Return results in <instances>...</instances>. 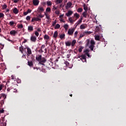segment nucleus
Masks as SVG:
<instances>
[{
    "label": "nucleus",
    "mask_w": 126,
    "mask_h": 126,
    "mask_svg": "<svg viewBox=\"0 0 126 126\" xmlns=\"http://www.w3.org/2000/svg\"><path fill=\"white\" fill-rule=\"evenodd\" d=\"M89 52H90V51L88 49H86L84 51V54L82 55V58L83 59V60H82L83 63H86V56H87V57H88V58H91V56H90V54H89Z\"/></svg>",
    "instance_id": "nucleus-1"
},
{
    "label": "nucleus",
    "mask_w": 126,
    "mask_h": 126,
    "mask_svg": "<svg viewBox=\"0 0 126 126\" xmlns=\"http://www.w3.org/2000/svg\"><path fill=\"white\" fill-rule=\"evenodd\" d=\"M86 42V46H89L90 44H91V45L89 46V48L90 49H91L92 51H93V50H94L95 41H94L93 39H91V41L90 39H87Z\"/></svg>",
    "instance_id": "nucleus-2"
},
{
    "label": "nucleus",
    "mask_w": 126,
    "mask_h": 126,
    "mask_svg": "<svg viewBox=\"0 0 126 126\" xmlns=\"http://www.w3.org/2000/svg\"><path fill=\"white\" fill-rule=\"evenodd\" d=\"M36 61L39 62V64L44 65V63L47 62V60L45 58H42V55H39L36 58Z\"/></svg>",
    "instance_id": "nucleus-3"
},
{
    "label": "nucleus",
    "mask_w": 126,
    "mask_h": 126,
    "mask_svg": "<svg viewBox=\"0 0 126 126\" xmlns=\"http://www.w3.org/2000/svg\"><path fill=\"white\" fill-rule=\"evenodd\" d=\"M74 31H75V29L74 28L69 29L67 32L68 35H69V36H72L73 33H74Z\"/></svg>",
    "instance_id": "nucleus-4"
},
{
    "label": "nucleus",
    "mask_w": 126,
    "mask_h": 126,
    "mask_svg": "<svg viewBox=\"0 0 126 126\" xmlns=\"http://www.w3.org/2000/svg\"><path fill=\"white\" fill-rule=\"evenodd\" d=\"M44 10V7H42L41 6H39L37 8V11L38 12V13H42Z\"/></svg>",
    "instance_id": "nucleus-5"
},
{
    "label": "nucleus",
    "mask_w": 126,
    "mask_h": 126,
    "mask_svg": "<svg viewBox=\"0 0 126 126\" xmlns=\"http://www.w3.org/2000/svg\"><path fill=\"white\" fill-rule=\"evenodd\" d=\"M26 49L27 50V53H28V59H30L29 55H31V54H32V51H31V49L29 47H27Z\"/></svg>",
    "instance_id": "nucleus-6"
},
{
    "label": "nucleus",
    "mask_w": 126,
    "mask_h": 126,
    "mask_svg": "<svg viewBox=\"0 0 126 126\" xmlns=\"http://www.w3.org/2000/svg\"><path fill=\"white\" fill-rule=\"evenodd\" d=\"M73 14V12L70 10H68L67 13H65L66 16L67 17L70 16L71 15Z\"/></svg>",
    "instance_id": "nucleus-7"
},
{
    "label": "nucleus",
    "mask_w": 126,
    "mask_h": 126,
    "mask_svg": "<svg viewBox=\"0 0 126 126\" xmlns=\"http://www.w3.org/2000/svg\"><path fill=\"white\" fill-rule=\"evenodd\" d=\"M32 2L33 5H34L35 6H37V5H39L40 1H39V0H33Z\"/></svg>",
    "instance_id": "nucleus-8"
},
{
    "label": "nucleus",
    "mask_w": 126,
    "mask_h": 126,
    "mask_svg": "<svg viewBox=\"0 0 126 126\" xmlns=\"http://www.w3.org/2000/svg\"><path fill=\"white\" fill-rule=\"evenodd\" d=\"M59 37L61 40H64V39H65V34H64V33H62L60 34Z\"/></svg>",
    "instance_id": "nucleus-9"
},
{
    "label": "nucleus",
    "mask_w": 126,
    "mask_h": 126,
    "mask_svg": "<svg viewBox=\"0 0 126 126\" xmlns=\"http://www.w3.org/2000/svg\"><path fill=\"white\" fill-rule=\"evenodd\" d=\"M10 35H13V36H15V34H17V32L14 30H12L10 32Z\"/></svg>",
    "instance_id": "nucleus-10"
},
{
    "label": "nucleus",
    "mask_w": 126,
    "mask_h": 126,
    "mask_svg": "<svg viewBox=\"0 0 126 126\" xmlns=\"http://www.w3.org/2000/svg\"><path fill=\"white\" fill-rule=\"evenodd\" d=\"M87 28V26L86 24H82L80 26V29L81 30H83V29H85V28Z\"/></svg>",
    "instance_id": "nucleus-11"
},
{
    "label": "nucleus",
    "mask_w": 126,
    "mask_h": 126,
    "mask_svg": "<svg viewBox=\"0 0 126 126\" xmlns=\"http://www.w3.org/2000/svg\"><path fill=\"white\" fill-rule=\"evenodd\" d=\"M71 5H72V3H71V2H69L67 3L66 5V9H68V8H69L70 7H71Z\"/></svg>",
    "instance_id": "nucleus-12"
},
{
    "label": "nucleus",
    "mask_w": 126,
    "mask_h": 126,
    "mask_svg": "<svg viewBox=\"0 0 126 126\" xmlns=\"http://www.w3.org/2000/svg\"><path fill=\"white\" fill-rule=\"evenodd\" d=\"M13 13H14L15 14H17V13H18L19 11L18 9H17V8H14V9H13Z\"/></svg>",
    "instance_id": "nucleus-13"
},
{
    "label": "nucleus",
    "mask_w": 126,
    "mask_h": 126,
    "mask_svg": "<svg viewBox=\"0 0 126 126\" xmlns=\"http://www.w3.org/2000/svg\"><path fill=\"white\" fill-rule=\"evenodd\" d=\"M32 10L30 9H28L27 11L24 12V15H27L28 13H31Z\"/></svg>",
    "instance_id": "nucleus-14"
},
{
    "label": "nucleus",
    "mask_w": 126,
    "mask_h": 126,
    "mask_svg": "<svg viewBox=\"0 0 126 126\" xmlns=\"http://www.w3.org/2000/svg\"><path fill=\"white\" fill-rule=\"evenodd\" d=\"M68 27H69V26H68V24H65L63 26V28L65 29V31H67L68 30Z\"/></svg>",
    "instance_id": "nucleus-15"
},
{
    "label": "nucleus",
    "mask_w": 126,
    "mask_h": 126,
    "mask_svg": "<svg viewBox=\"0 0 126 126\" xmlns=\"http://www.w3.org/2000/svg\"><path fill=\"white\" fill-rule=\"evenodd\" d=\"M68 20L69 22V23H73V22H74V21H75V20H74L73 19H72V17H70L68 18Z\"/></svg>",
    "instance_id": "nucleus-16"
},
{
    "label": "nucleus",
    "mask_w": 126,
    "mask_h": 126,
    "mask_svg": "<svg viewBox=\"0 0 126 126\" xmlns=\"http://www.w3.org/2000/svg\"><path fill=\"white\" fill-rule=\"evenodd\" d=\"M85 36V33L84 32L81 33L79 35V39H81L83 37H84Z\"/></svg>",
    "instance_id": "nucleus-17"
},
{
    "label": "nucleus",
    "mask_w": 126,
    "mask_h": 126,
    "mask_svg": "<svg viewBox=\"0 0 126 126\" xmlns=\"http://www.w3.org/2000/svg\"><path fill=\"white\" fill-rule=\"evenodd\" d=\"M58 35H59V33L58 32V31H55L53 35L54 38H57V37H58Z\"/></svg>",
    "instance_id": "nucleus-18"
},
{
    "label": "nucleus",
    "mask_w": 126,
    "mask_h": 126,
    "mask_svg": "<svg viewBox=\"0 0 126 126\" xmlns=\"http://www.w3.org/2000/svg\"><path fill=\"white\" fill-rule=\"evenodd\" d=\"M74 17H75L76 18V19H78V18H79V14H78L77 13H75L74 14Z\"/></svg>",
    "instance_id": "nucleus-19"
},
{
    "label": "nucleus",
    "mask_w": 126,
    "mask_h": 126,
    "mask_svg": "<svg viewBox=\"0 0 126 126\" xmlns=\"http://www.w3.org/2000/svg\"><path fill=\"white\" fill-rule=\"evenodd\" d=\"M54 63H53L52 62L49 61L47 63V66H53V64Z\"/></svg>",
    "instance_id": "nucleus-20"
},
{
    "label": "nucleus",
    "mask_w": 126,
    "mask_h": 126,
    "mask_svg": "<svg viewBox=\"0 0 126 126\" xmlns=\"http://www.w3.org/2000/svg\"><path fill=\"white\" fill-rule=\"evenodd\" d=\"M95 40L96 41H100V36L99 35H94Z\"/></svg>",
    "instance_id": "nucleus-21"
},
{
    "label": "nucleus",
    "mask_w": 126,
    "mask_h": 126,
    "mask_svg": "<svg viewBox=\"0 0 126 126\" xmlns=\"http://www.w3.org/2000/svg\"><path fill=\"white\" fill-rule=\"evenodd\" d=\"M82 15L83 17H85V18H86L87 17V12L86 11L82 13Z\"/></svg>",
    "instance_id": "nucleus-22"
},
{
    "label": "nucleus",
    "mask_w": 126,
    "mask_h": 126,
    "mask_svg": "<svg viewBox=\"0 0 126 126\" xmlns=\"http://www.w3.org/2000/svg\"><path fill=\"white\" fill-rule=\"evenodd\" d=\"M55 2L56 4H59V3H62V2H63V0H56Z\"/></svg>",
    "instance_id": "nucleus-23"
},
{
    "label": "nucleus",
    "mask_w": 126,
    "mask_h": 126,
    "mask_svg": "<svg viewBox=\"0 0 126 126\" xmlns=\"http://www.w3.org/2000/svg\"><path fill=\"white\" fill-rule=\"evenodd\" d=\"M1 97H3V99H6V95H5V94H1V97H0V99H1Z\"/></svg>",
    "instance_id": "nucleus-24"
},
{
    "label": "nucleus",
    "mask_w": 126,
    "mask_h": 126,
    "mask_svg": "<svg viewBox=\"0 0 126 126\" xmlns=\"http://www.w3.org/2000/svg\"><path fill=\"white\" fill-rule=\"evenodd\" d=\"M20 52H21L22 54H23V51L24 49L23 48V47L22 45H21V47H19Z\"/></svg>",
    "instance_id": "nucleus-25"
},
{
    "label": "nucleus",
    "mask_w": 126,
    "mask_h": 126,
    "mask_svg": "<svg viewBox=\"0 0 126 126\" xmlns=\"http://www.w3.org/2000/svg\"><path fill=\"white\" fill-rule=\"evenodd\" d=\"M66 46H69L71 45V42L69 41H67L65 42Z\"/></svg>",
    "instance_id": "nucleus-26"
},
{
    "label": "nucleus",
    "mask_w": 126,
    "mask_h": 126,
    "mask_svg": "<svg viewBox=\"0 0 126 126\" xmlns=\"http://www.w3.org/2000/svg\"><path fill=\"white\" fill-rule=\"evenodd\" d=\"M44 38L45 40H49V39H50V36L47 34H45Z\"/></svg>",
    "instance_id": "nucleus-27"
},
{
    "label": "nucleus",
    "mask_w": 126,
    "mask_h": 126,
    "mask_svg": "<svg viewBox=\"0 0 126 126\" xmlns=\"http://www.w3.org/2000/svg\"><path fill=\"white\" fill-rule=\"evenodd\" d=\"M83 49H84V47H83V46H80L78 49L79 53H81V52H82V50H83Z\"/></svg>",
    "instance_id": "nucleus-28"
},
{
    "label": "nucleus",
    "mask_w": 126,
    "mask_h": 126,
    "mask_svg": "<svg viewBox=\"0 0 126 126\" xmlns=\"http://www.w3.org/2000/svg\"><path fill=\"white\" fill-rule=\"evenodd\" d=\"M14 24H15V23H14L13 21H10L9 23V25L10 26H13Z\"/></svg>",
    "instance_id": "nucleus-29"
},
{
    "label": "nucleus",
    "mask_w": 126,
    "mask_h": 126,
    "mask_svg": "<svg viewBox=\"0 0 126 126\" xmlns=\"http://www.w3.org/2000/svg\"><path fill=\"white\" fill-rule=\"evenodd\" d=\"M28 64L29 66H32V61H29V60H28Z\"/></svg>",
    "instance_id": "nucleus-30"
},
{
    "label": "nucleus",
    "mask_w": 126,
    "mask_h": 126,
    "mask_svg": "<svg viewBox=\"0 0 126 126\" xmlns=\"http://www.w3.org/2000/svg\"><path fill=\"white\" fill-rule=\"evenodd\" d=\"M60 27H61V25H60L59 24H57L55 27V29H59Z\"/></svg>",
    "instance_id": "nucleus-31"
},
{
    "label": "nucleus",
    "mask_w": 126,
    "mask_h": 126,
    "mask_svg": "<svg viewBox=\"0 0 126 126\" xmlns=\"http://www.w3.org/2000/svg\"><path fill=\"white\" fill-rule=\"evenodd\" d=\"M45 15L47 19H48V20H50V19H51L50 18V16H49V14H47V13H45Z\"/></svg>",
    "instance_id": "nucleus-32"
},
{
    "label": "nucleus",
    "mask_w": 126,
    "mask_h": 126,
    "mask_svg": "<svg viewBox=\"0 0 126 126\" xmlns=\"http://www.w3.org/2000/svg\"><path fill=\"white\" fill-rule=\"evenodd\" d=\"M76 43V40H73L72 42V43H71V44L72 46V47H73V46H74Z\"/></svg>",
    "instance_id": "nucleus-33"
},
{
    "label": "nucleus",
    "mask_w": 126,
    "mask_h": 126,
    "mask_svg": "<svg viewBox=\"0 0 126 126\" xmlns=\"http://www.w3.org/2000/svg\"><path fill=\"white\" fill-rule=\"evenodd\" d=\"M46 3L48 6H51V5H52V2H51V1H47Z\"/></svg>",
    "instance_id": "nucleus-34"
},
{
    "label": "nucleus",
    "mask_w": 126,
    "mask_h": 126,
    "mask_svg": "<svg viewBox=\"0 0 126 126\" xmlns=\"http://www.w3.org/2000/svg\"><path fill=\"white\" fill-rule=\"evenodd\" d=\"M77 35H78V32L76 31L74 33V38H76V37H77Z\"/></svg>",
    "instance_id": "nucleus-35"
},
{
    "label": "nucleus",
    "mask_w": 126,
    "mask_h": 126,
    "mask_svg": "<svg viewBox=\"0 0 126 126\" xmlns=\"http://www.w3.org/2000/svg\"><path fill=\"white\" fill-rule=\"evenodd\" d=\"M7 8V5L6 4H4L2 6V9H6Z\"/></svg>",
    "instance_id": "nucleus-36"
},
{
    "label": "nucleus",
    "mask_w": 126,
    "mask_h": 126,
    "mask_svg": "<svg viewBox=\"0 0 126 126\" xmlns=\"http://www.w3.org/2000/svg\"><path fill=\"white\" fill-rule=\"evenodd\" d=\"M82 22L81 20H79L76 23V26H77V25H79V24H80Z\"/></svg>",
    "instance_id": "nucleus-37"
},
{
    "label": "nucleus",
    "mask_w": 126,
    "mask_h": 126,
    "mask_svg": "<svg viewBox=\"0 0 126 126\" xmlns=\"http://www.w3.org/2000/svg\"><path fill=\"white\" fill-rule=\"evenodd\" d=\"M36 40H37V38L35 36L32 37V42H36Z\"/></svg>",
    "instance_id": "nucleus-38"
},
{
    "label": "nucleus",
    "mask_w": 126,
    "mask_h": 126,
    "mask_svg": "<svg viewBox=\"0 0 126 126\" xmlns=\"http://www.w3.org/2000/svg\"><path fill=\"white\" fill-rule=\"evenodd\" d=\"M28 30L29 32H31V31H32V26L28 27Z\"/></svg>",
    "instance_id": "nucleus-39"
},
{
    "label": "nucleus",
    "mask_w": 126,
    "mask_h": 126,
    "mask_svg": "<svg viewBox=\"0 0 126 126\" xmlns=\"http://www.w3.org/2000/svg\"><path fill=\"white\" fill-rule=\"evenodd\" d=\"M83 10V9H82V8H79L77 9L78 12H82Z\"/></svg>",
    "instance_id": "nucleus-40"
},
{
    "label": "nucleus",
    "mask_w": 126,
    "mask_h": 126,
    "mask_svg": "<svg viewBox=\"0 0 126 126\" xmlns=\"http://www.w3.org/2000/svg\"><path fill=\"white\" fill-rule=\"evenodd\" d=\"M4 17V14L2 13H0V18H3Z\"/></svg>",
    "instance_id": "nucleus-41"
},
{
    "label": "nucleus",
    "mask_w": 126,
    "mask_h": 126,
    "mask_svg": "<svg viewBox=\"0 0 126 126\" xmlns=\"http://www.w3.org/2000/svg\"><path fill=\"white\" fill-rule=\"evenodd\" d=\"M46 12H51V8L47 7L46 9Z\"/></svg>",
    "instance_id": "nucleus-42"
},
{
    "label": "nucleus",
    "mask_w": 126,
    "mask_h": 126,
    "mask_svg": "<svg viewBox=\"0 0 126 126\" xmlns=\"http://www.w3.org/2000/svg\"><path fill=\"white\" fill-rule=\"evenodd\" d=\"M84 32L85 33V35H86V34H91V33H92V32L89 31H85Z\"/></svg>",
    "instance_id": "nucleus-43"
},
{
    "label": "nucleus",
    "mask_w": 126,
    "mask_h": 126,
    "mask_svg": "<svg viewBox=\"0 0 126 126\" xmlns=\"http://www.w3.org/2000/svg\"><path fill=\"white\" fill-rule=\"evenodd\" d=\"M55 14H57V15H59L60 14V10H56L55 11Z\"/></svg>",
    "instance_id": "nucleus-44"
},
{
    "label": "nucleus",
    "mask_w": 126,
    "mask_h": 126,
    "mask_svg": "<svg viewBox=\"0 0 126 126\" xmlns=\"http://www.w3.org/2000/svg\"><path fill=\"white\" fill-rule=\"evenodd\" d=\"M58 9V7H56L55 6H53V8L52 9L53 11H55Z\"/></svg>",
    "instance_id": "nucleus-45"
},
{
    "label": "nucleus",
    "mask_w": 126,
    "mask_h": 126,
    "mask_svg": "<svg viewBox=\"0 0 126 126\" xmlns=\"http://www.w3.org/2000/svg\"><path fill=\"white\" fill-rule=\"evenodd\" d=\"M32 20H35V21H39L41 20V19L39 18H35L32 19Z\"/></svg>",
    "instance_id": "nucleus-46"
},
{
    "label": "nucleus",
    "mask_w": 126,
    "mask_h": 126,
    "mask_svg": "<svg viewBox=\"0 0 126 126\" xmlns=\"http://www.w3.org/2000/svg\"><path fill=\"white\" fill-rule=\"evenodd\" d=\"M31 19V17L30 16H27L26 17V20H28V21H29Z\"/></svg>",
    "instance_id": "nucleus-47"
},
{
    "label": "nucleus",
    "mask_w": 126,
    "mask_h": 126,
    "mask_svg": "<svg viewBox=\"0 0 126 126\" xmlns=\"http://www.w3.org/2000/svg\"><path fill=\"white\" fill-rule=\"evenodd\" d=\"M18 28H20L21 29L23 28V25L22 24L19 25L18 26Z\"/></svg>",
    "instance_id": "nucleus-48"
},
{
    "label": "nucleus",
    "mask_w": 126,
    "mask_h": 126,
    "mask_svg": "<svg viewBox=\"0 0 126 126\" xmlns=\"http://www.w3.org/2000/svg\"><path fill=\"white\" fill-rule=\"evenodd\" d=\"M3 47H4V45L0 43V49L1 50H2V49H3Z\"/></svg>",
    "instance_id": "nucleus-49"
},
{
    "label": "nucleus",
    "mask_w": 126,
    "mask_h": 126,
    "mask_svg": "<svg viewBox=\"0 0 126 126\" xmlns=\"http://www.w3.org/2000/svg\"><path fill=\"white\" fill-rule=\"evenodd\" d=\"M57 24V20H55L54 22L53 23L52 26H55Z\"/></svg>",
    "instance_id": "nucleus-50"
},
{
    "label": "nucleus",
    "mask_w": 126,
    "mask_h": 126,
    "mask_svg": "<svg viewBox=\"0 0 126 126\" xmlns=\"http://www.w3.org/2000/svg\"><path fill=\"white\" fill-rule=\"evenodd\" d=\"M60 21H61V22H63V23H64V22H65V21H64V20L63 18L60 19Z\"/></svg>",
    "instance_id": "nucleus-51"
},
{
    "label": "nucleus",
    "mask_w": 126,
    "mask_h": 126,
    "mask_svg": "<svg viewBox=\"0 0 126 126\" xmlns=\"http://www.w3.org/2000/svg\"><path fill=\"white\" fill-rule=\"evenodd\" d=\"M82 56H77V58H79V59H80V60H81V61H82V60H83V58H82Z\"/></svg>",
    "instance_id": "nucleus-52"
},
{
    "label": "nucleus",
    "mask_w": 126,
    "mask_h": 126,
    "mask_svg": "<svg viewBox=\"0 0 126 126\" xmlns=\"http://www.w3.org/2000/svg\"><path fill=\"white\" fill-rule=\"evenodd\" d=\"M84 10H87V7L86 6V5H85V4H84Z\"/></svg>",
    "instance_id": "nucleus-53"
},
{
    "label": "nucleus",
    "mask_w": 126,
    "mask_h": 126,
    "mask_svg": "<svg viewBox=\"0 0 126 126\" xmlns=\"http://www.w3.org/2000/svg\"><path fill=\"white\" fill-rule=\"evenodd\" d=\"M64 16V14L60 15V16H59L60 19H62V18H63Z\"/></svg>",
    "instance_id": "nucleus-54"
},
{
    "label": "nucleus",
    "mask_w": 126,
    "mask_h": 126,
    "mask_svg": "<svg viewBox=\"0 0 126 126\" xmlns=\"http://www.w3.org/2000/svg\"><path fill=\"white\" fill-rule=\"evenodd\" d=\"M35 35H36V36H37V37H38V36H39V32H35Z\"/></svg>",
    "instance_id": "nucleus-55"
},
{
    "label": "nucleus",
    "mask_w": 126,
    "mask_h": 126,
    "mask_svg": "<svg viewBox=\"0 0 126 126\" xmlns=\"http://www.w3.org/2000/svg\"><path fill=\"white\" fill-rule=\"evenodd\" d=\"M70 56H71V55L70 54H67V58L69 59V58H70Z\"/></svg>",
    "instance_id": "nucleus-56"
},
{
    "label": "nucleus",
    "mask_w": 126,
    "mask_h": 126,
    "mask_svg": "<svg viewBox=\"0 0 126 126\" xmlns=\"http://www.w3.org/2000/svg\"><path fill=\"white\" fill-rule=\"evenodd\" d=\"M45 44L42 45L41 46V50H42V49H45Z\"/></svg>",
    "instance_id": "nucleus-57"
},
{
    "label": "nucleus",
    "mask_w": 126,
    "mask_h": 126,
    "mask_svg": "<svg viewBox=\"0 0 126 126\" xmlns=\"http://www.w3.org/2000/svg\"><path fill=\"white\" fill-rule=\"evenodd\" d=\"M19 0H14V2L15 3H17V2H18Z\"/></svg>",
    "instance_id": "nucleus-58"
},
{
    "label": "nucleus",
    "mask_w": 126,
    "mask_h": 126,
    "mask_svg": "<svg viewBox=\"0 0 126 126\" xmlns=\"http://www.w3.org/2000/svg\"><path fill=\"white\" fill-rule=\"evenodd\" d=\"M39 17H40L41 18H43V17H44V15L40 14L39 15Z\"/></svg>",
    "instance_id": "nucleus-59"
},
{
    "label": "nucleus",
    "mask_w": 126,
    "mask_h": 126,
    "mask_svg": "<svg viewBox=\"0 0 126 126\" xmlns=\"http://www.w3.org/2000/svg\"><path fill=\"white\" fill-rule=\"evenodd\" d=\"M4 112V110L3 109L0 110V113H2Z\"/></svg>",
    "instance_id": "nucleus-60"
},
{
    "label": "nucleus",
    "mask_w": 126,
    "mask_h": 126,
    "mask_svg": "<svg viewBox=\"0 0 126 126\" xmlns=\"http://www.w3.org/2000/svg\"><path fill=\"white\" fill-rule=\"evenodd\" d=\"M2 90V85H0V91Z\"/></svg>",
    "instance_id": "nucleus-61"
},
{
    "label": "nucleus",
    "mask_w": 126,
    "mask_h": 126,
    "mask_svg": "<svg viewBox=\"0 0 126 126\" xmlns=\"http://www.w3.org/2000/svg\"><path fill=\"white\" fill-rule=\"evenodd\" d=\"M27 42V40H26V39H25L24 40V41L22 42V44L24 43H26Z\"/></svg>",
    "instance_id": "nucleus-62"
},
{
    "label": "nucleus",
    "mask_w": 126,
    "mask_h": 126,
    "mask_svg": "<svg viewBox=\"0 0 126 126\" xmlns=\"http://www.w3.org/2000/svg\"><path fill=\"white\" fill-rule=\"evenodd\" d=\"M6 12H9V9H7L6 10Z\"/></svg>",
    "instance_id": "nucleus-63"
},
{
    "label": "nucleus",
    "mask_w": 126,
    "mask_h": 126,
    "mask_svg": "<svg viewBox=\"0 0 126 126\" xmlns=\"http://www.w3.org/2000/svg\"><path fill=\"white\" fill-rule=\"evenodd\" d=\"M7 91H8V92H9V91H10V88H8L7 89Z\"/></svg>",
    "instance_id": "nucleus-64"
}]
</instances>
